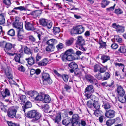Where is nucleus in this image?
Listing matches in <instances>:
<instances>
[{
  "mask_svg": "<svg viewBox=\"0 0 126 126\" xmlns=\"http://www.w3.org/2000/svg\"><path fill=\"white\" fill-rule=\"evenodd\" d=\"M77 39L76 44L74 47L77 48H79V49L83 51H85V49L83 46L85 45L84 39L82 36H79L77 37Z\"/></svg>",
  "mask_w": 126,
  "mask_h": 126,
  "instance_id": "nucleus-1",
  "label": "nucleus"
},
{
  "mask_svg": "<svg viewBox=\"0 0 126 126\" xmlns=\"http://www.w3.org/2000/svg\"><path fill=\"white\" fill-rule=\"evenodd\" d=\"M84 28L82 25H80L73 27L70 31L72 34H80L84 32Z\"/></svg>",
  "mask_w": 126,
  "mask_h": 126,
  "instance_id": "nucleus-2",
  "label": "nucleus"
},
{
  "mask_svg": "<svg viewBox=\"0 0 126 126\" xmlns=\"http://www.w3.org/2000/svg\"><path fill=\"white\" fill-rule=\"evenodd\" d=\"M18 109L17 106H13L9 108L7 112V115L8 117L11 118L15 117Z\"/></svg>",
  "mask_w": 126,
  "mask_h": 126,
  "instance_id": "nucleus-3",
  "label": "nucleus"
},
{
  "mask_svg": "<svg viewBox=\"0 0 126 126\" xmlns=\"http://www.w3.org/2000/svg\"><path fill=\"white\" fill-rule=\"evenodd\" d=\"M41 114L34 110L29 111L27 114V116L30 118H33L34 120L39 119L41 116Z\"/></svg>",
  "mask_w": 126,
  "mask_h": 126,
  "instance_id": "nucleus-4",
  "label": "nucleus"
},
{
  "mask_svg": "<svg viewBox=\"0 0 126 126\" xmlns=\"http://www.w3.org/2000/svg\"><path fill=\"white\" fill-rule=\"evenodd\" d=\"M42 78L43 82L46 81L49 84L52 83V80L51 79L48 73H43L42 74Z\"/></svg>",
  "mask_w": 126,
  "mask_h": 126,
  "instance_id": "nucleus-5",
  "label": "nucleus"
},
{
  "mask_svg": "<svg viewBox=\"0 0 126 126\" xmlns=\"http://www.w3.org/2000/svg\"><path fill=\"white\" fill-rule=\"evenodd\" d=\"M86 78L87 80L91 83L96 85L97 83V81L93 76L90 75L86 76Z\"/></svg>",
  "mask_w": 126,
  "mask_h": 126,
  "instance_id": "nucleus-6",
  "label": "nucleus"
},
{
  "mask_svg": "<svg viewBox=\"0 0 126 126\" xmlns=\"http://www.w3.org/2000/svg\"><path fill=\"white\" fill-rule=\"evenodd\" d=\"M62 59L63 61L64 62L67 61H71L75 59V57L72 55L66 56V55H63L62 57Z\"/></svg>",
  "mask_w": 126,
  "mask_h": 126,
  "instance_id": "nucleus-7",
  "label": "nucleus"
},
{
  "mask_svg": "<svg viewBox=\"0 0 126 126\" xmlns=\"http://www.w3.org/2000/svg\"><path fill=\"white\" fill-rule=\"evenodd\" d=\"M115 111L113 110H110L106 111L105 115L107 117L109 118H111L115 116Z\"/></svg>",
  "mask_w": 126,
  "mask_h": 126,
  "instance_id": "nucleus-8",
  "label": "nucleus"
},
{
  "mask_svg": "<svg viewBox=\"0 0 126 126\" xmlns=\"http://www.w3.org/2000/svg\"><path fill=\"white\" fill-rule=\"evenodd\" d=\"M85 95L87 99H90L94 102L98 100V98L94 95L91 94H86Z\"/></svg>",
  "mask_w": 126,
  "mask_h": 126,
  "instance_id": "nucleus-9",
  "label": "nucleus"
},
{
  "mask_svg": "<svg viewBox=\"0 0 126 126\" xmlns=\"http://www.w3.org/2000/svg\"><path fill=\"white\" fill-rule=\"evenodd\" d=\"M120 118L119 117H117L116 118L112 119L109 120L107 121L106 123V124L107 126H111L113 124L116 122H118L117 120L120 121Z\"/></svg>",
  "mask_w": 126,
  "mask_h": 126,
  "instance_id": "nucleus-10",
  "label": "nucleus"
},
{
  "mask_svg": "<svg viewBox=\"0 0 126 126\" xmlns=\"http://www.w3.org/2000/svg\"><path fill=\"white\" fill-rule=\"evenodd\" d=\"M117 94L120 96H123L125 94V91L121 86L118 87L116 91Z\"/></svg>",
  "mask_w": 126,
  "mask_h": 126,
  "instance_id": "nucleus-11",
  "label": "nucleus"
},
{
  "mask_svg": "<svg viewBox=\"0 0 126 126\" xmlns=\"http://www.w3.org/2000/svg\"><path fill=\"white\" fill-rule=\"evenodd\" d=\"M14 47L13 45L9 43H7L6 44L5 46L4 47V49L6 52L10 51Z\"/></svg>",
  "mask_w": 126,
  "mask_h": 126,
  "instance_id": "nucleus-12",
  "label": "nucleus"
},
{
  "mask_svg": "<svg viewBox=\"0 0 126 126\" xmlns=\"http://www.w3.org/2000/svg\"><path fill=\"white\" fill-rule=\"evenodd\" d=\"M25 29L28 30H34L35 29L33 25L27 22H25Z\"/></svg>",
  "mask_w": 126,
  "mask_h": 126,
  "instance_id": "nucleus-13",
  "label": "nucleus"
},
{
  "mask_svg": "<svg viewBox=\"0 0 126 126\" xmlns=\"http://www.w3.org/2000/svg\"><path fill=\"white\" fill-rule=\"evenodd\" d=\"M38 93L37 92L35 91H30L28 92V94L31 98L33 99L34 100L38 95Z\"/></svg>",
  "mask_w": 126,
  "mask_h": 126,
  "instance_id": "nucleus-14",
  "label": "nucleus"
},
{
  "mask_svg": "<svg viewBox=\"0 0 126 126\" xmlns=\"http://www.w3.org/2000/svg\"><path fill=\"white\" fill-rule=\"evenodd\" d=\"M94 91V89L93 86L92 85H89L85 89V94H89L90 93H93Z\"/></svg>",
  "mask_w": 126,
  "mask_h": 126,
  "instance_id": "nucleus-15",
  "label": "nucleus"
},
{
  "mask_svg": "<svg viewBox=\"0 0 126 126\" xmlns=\"http://www.w3.org/2000/svg\"><path fill=\"white\" fill-rule=\"evenodd\" d=\"M17 100L21 104H23L27 101V98L24 95H21L17 99Z\"/></svg>",
  "mask_w": 126,
  "mask_h": 126,
  "instance_id": "nucleus-16",
  "label": "nucleus"
},
{
  "mask_svg": "<svg viewBox=\"0 0 126 126\" xmlns=\"http://www.w3.org/2000/svg\"><path fill=\"white\" fill-rule=\"evenodd\" d=\"M25 60L27 61L28 64L30 65H32L34 63V58L32 57H30L28 58H26Z\"/></svg>",
  "mask_w": 126,
  "mask_h": 126,
  "instance_id": "nucleus-17",
  "label": "nucleus"
},
{
  "mask_svg": "<svg viewBox=\"0 0 126 126\" xmlns=\"http://www.w3.org/2000/svg\"><path fill=\"white\" fill-rule=\"evenodd\" d=\"M48 20L44 18H41L39 20V21L40 25L44 27L46 26Z\"/></svg>",
  "mask_w": 126,
  "mask_h": 126,
  "instance_id": "nucleus-18",
  "label": "nucleus"
},
{
  "mask_svg": "<svg viewBox=\"0 0 126 126\" xmlns=\"http://www.w3.org/2000/svg\"><path fill=\"white\" fill-rule=\"evenodd\" d=\"M1 94L3 97L9 96L10 94V91L7 88L5 89L4 91L2 92Z\"/></svg>",
  "mask_w": 126,
  "mask_h": 126,
  "instance_id": "nucleus-19",
  "label": "nucleus"
},
{
  "mask_svg": "<svg viewBox=\"0 0 126 126\" xmlns=\"http://www.w3.org/2000/svg\"><path fill=\"white\" fill-rule=\"evenodd\" d=\"M71 122V118L68 117L64 118L62 120V124L63 125H65Z\"/></svg>",
  "mask_w": 126,
  "mask_h": 126,
  "instance_id": "nucleus-20",
  "label": "nucleus"
},
{
  "mask_svg": "<svg viewBox=\"0 0 126 126\" xmlns=\"http://www.w3.org/2000/svg\"><path fill=\"white\" fill-rule=\"evenodd\" d=\"M48 62V61L47 59H45L38 63V65L40 66H45L46 65Z\"/></svg>",
  "mask_w": 126,
  "mask_h": 126,
  "instance_id": "nucleus-21",
  "label": "nucleus"
},
{
  "mask_svg": "<svg viewBox=\"0 0 126 126\" xmlns=\"http://www.w3.org/2000/svg\"><path fill=\"white\" fill-rule=\"evenodd\" d=\"M13 25L14 27L18 29L23 28V23L20 22L16 23H13Z\"/></svg>",
  "mask_w": 126,
  "mask_h": 126,
  "instance_id": "nucleus-22",
  "label": "nucleus"
},
{
  "mask_svg": "<svg viewBox=\"0 0 126 126\" xmlns=\"http://www.w3.org/2000/svg\"><path fill=\"white\" fill-rule=\"evenodd\" d=\"M57 43V40L54 39H50L47 42V44L48 45H50L54 46Z\"/></svg>",
  "mask_w": 126,
  "mask_h": 126,
  "instance_id": "nucleus-23",
  "label": "nucleus"
},
{
  "mask_svg": "<svg viewBox=\"0 0 126 126\" xmlns=\"http://www.w3.org/2000/svg\"><path fill=\"white\" fill-rule=\"evenodd\" d=\"M45 103H49L51 100L49 96L47 94H45L44 96L43 100Z\"/></svg>",
  "mask_w": 126,
  "mask_h": 126,
  "instance_id": "nucleus-24",
  "label": "nucleus"
},
{
  "mask_svg": "<svg viewBox=\"0 0 126 126\" xmlns=\"http://www.w3.org/2000/svg\"><path fill=\"white\" fill-rule=\"evenodd\" d=\"M101 59L102 62L105 63L108 61L110 60V57L108 56L103 55L101 57Z\"/></svg>",
  "mask_w": 126,
  "mask_h": 126,
  "instance_id": "nucleus-25",
  "label": "nucleus"
},
{
  "mask_svg": "<svg viewBox=\"0 0 126 126\" xmlns=\"http://www.w3.org/2000/svg\"><path fill=\"white\" fill-rule=\"evenodd\" d=\"M68 66L71 69H76L78 68L77 64L74 62H72L68 64Z\"/></svg>",
  "mask_w": 126,
  "mask_h": 126,
  "instance_id": "nucleus-26",
  "label": "nucleus"
},
{
  "mask_svg": "<svg viewBox=\"0 0 126 126\" xmlns=\"http://www.w3.org/2000/svg\"><path fill=\"white\" fill-rule=\"evenodd\" d=\"M74 40V39L72 38L66 40L65 42L66 46H68L71 45L73 43Z\"/></svg>",
  "mask_w": 126,
  "mask_h": 126,
  "instance_id": "nucleus-27",
  "label": "nucleus"
},
{
  "mask_svg": "<svg viewBox=\"0 0 126 126\" xmlns=\"http://www.w3.org/2000/svg\"><path fill=\"white\" fill-rule=\"evenodd\" d=\"M93 105L95 109L97 110H98L99 109L100 104L98 101H96L93 103Z\"/></svg>",
  "mask_w": 126,
  "mask_h": 126,
  "instance_id": "nucleus-28",
  "label": "nucleus"
},
{
  "mask_svg": "<svg viewBox=\"0 0 126 126\" xmlns=\"http://www.w3.org/2000/svg\"><path fill=\"white\" fill-rule=\"evenodd\" d=\"M5 14L0 15V24L2 25L5 23Z\"/></svg>",
  "mask_w": 126,
  "mask_h": 126,
  "instance_id": "nucleus-29",
  "label": "nucleus"
},
{
  "mask_svg": "<svg viewBox=\"0 0 126 126\" xmlns=\"http://www.w3.org/2000/svg\"><path fill=\"white\" fill-rule=\"evenodd\" d=\"M110 3V2L108 0H104L102 1L101 6L103 8H105L106 6L108 5Z\"/></svg>",
  "mask_w": 126,
  "mask_h": 126,
  "instance_id": "nucleus-30",
  "label": "nucleus"
},
{
  "mask_svg": "<svg viewBox=\"0 0 126 126\" xmlns=\"http://www.w3.org/2000/svg\"><path fill=\"white\" fill-rule=\"evenodd\" d=\"M102 106L106 110L108 109L110 107V106L109 103L105 101L103 102Z\"/></svg>",
  "mask_w": 126,
  "mask_h": 126,
  "instance_id": "nucleus-31",
  "label": "nucleus"
},
{
  "mask_svg": "<svg viewBox=\"0 0 126 126\" xmlns=\"http://www.w3.org/2000/svg\"><path fill=\"white\" fill-rule=\"evenodd\" d=\"M53 32L55 35L58 34L60 31V29L59 27H55L53 28Z\"/></svg>",
  "mask_w": 126,
  "mask_h": 126,
  "instance_id": "nucleus-32",
  "label": "nucleus"
},
{
  "mask_svg": "<svg viewBox=\"0 0 126 126\" xmlns=\"http://www.w3.org/2000/svg\"><path fill=\"white\" fill-rule=\"evenodd\" d=\"M54 48V46L48 45L46 48V50L48 51H53Z\"/></svg>",
  "mask_w": 126,
  "mask_h": 126,
  "instance_id": "nucleus-33",
  "label": "nucleus"
},
{
  "mask_svg": "<svg viewBox=\"0 0 126 126\" xmlns=\"http://www.w3.org/2000/svg\"><path fill=\"white\" fill-rule=\"evenodd\" d=\"M24 52L28 54H31L32 52L30 50V49L27 47L24 46L23 47Z\"/></svg>",
  "mask_w": 126,
  "mask_h": 126,
  "instance_id": "nucleus-34",
  "label": "nucleus"
},
{
  "mask_svg": "<svg viewBox=\"0 0 126 126\" xmlns=\"http://www.w3.org/2000/svg\"><path fill=\"white\" fill-rule=\"evenodd\" d=\"M22 56L17 54L15 56V58L14 59V60L16 62H18V63H20V57Z\"/></svg>",
  "mask_w": 126,
  "mask_h": 126,
  "instance_id": "nucleus-35",
  "label": "nucleus"
},
{
  "mask_svg": "<svg viewBox=\"0 0 126 126\" xmlns=\"http://www.w3.org/2000/svg\"><path fill=\"white\" fill-rule=\"evenodd\" d=\"M73 50L72 49H69L67 50L63 55H66V56L72 55L73 53Z\"/></svg>",
  "mask_w": 126,
  "mask_h": 126,
  "instance_id": "nucleus-36",
  "label": "nucleus"
},
{
  "mask_svg": "<svg viewBox=\"0 0 126 126\" xmlns=\"http://www.w3.org/2000/svg\"><path fill=\"white\" fill-rule=\"evenodd\" d=\"M114 13L117 15L121 14H123V11L121 9L119 8L115 9L114 11Z\"/></svg>",
  "mask_w": 126,
  "mask_h": 126,
  "instance_id": "nucleus-37",
  "label": "nucleus"
},
{
  "mask_svg": "<svg viewBox=\"0 0 126 126\" xmlns=\"http://www.w3.org/2000/svg\"><path fill=\"white\" fill-rule=\"evenodd\" d=\"M43 99V97L42 95H39L38 93L37 96L35 98L34 100L35 101H42Z\"/></svg>",
  "mask_w": 126,
  "mask_h": 126,
  "instance_id": "nucleus-38",
  "label": "nucleus"
},
{
  "mask_svg": "<svg viewBox=\"0 0 126 126\" xmlns=\"http://www.w3.org/2000/svg\"><path fill=\"white\" fill-rule=\"evenodd\" d=\"M61 77L62 78L65 82H67L68 81V75L65 74H63L61 75Z\"/></svg>",
  "mask_w": 126,
  "mask_h": 126,
  "instance_id": "nucleus-39",
  "label": "nucleus"
},
{
  "mask_svg": "<svg viewBox=\"0 0 126 126\" xmlns=\"http://www.w3.org/2000/svg\"><path fill=\"white\" fill-rule=\"evenodd\" d=\"M79 116L78 114H74L72 116L71 119V121H76L78 119Z\"/></svg>",
  "mask_w": 126,
  "mask_h": 126,
  "instance_id": "nucleus-40",
  "label": "nucleus"
},
{
  "mask_svg": "<svg viewBox=\"0 0 126 126\" xmlns=\"http://www.w3.org/2000/svg\"><path fill=\"white\" fill-rule=\"evenodd\" d=\"M7 34L11 36H14L15 35V31L13 29L9 30L7 32Z\"/></svg>",
  "mask_w": 126,
  "mask_h": 126,
  "instance_id": "nucleus-41",
  "label": "nucleus"
},
{
  "mask_svg": "<svg viewBox=\"0 0 126 126\" xmlns=\"http://www.w3.org/2000/svg\"><path fill=\"white\" fill-rule=\"evenodd\" d=\"M118 51L120 53H124L126 52V47L125 46H121L118 49Z\"/></svg>",
  "mask_w": 126,
  "mask_h": 126,
  "instance_id": "nucleus-42",
  "label": "nucleus"
},
{
  "mask_svg": "<svg viewBox=\"0 0 126 126\" xmlns=\"http://www.w3.org/2000/svg\"><path fill=\"white\" fill-rule=\"evenodd\" d=\"M110 74L108 72H106L105 73L103 79V80H105L107 79L110 78Z\"/></svg>",
  "mask_w": 126,
  "mask_h": 126,
  "instance_id": "nucleus-43",
  "label": "nucleus"
},
{
  "mask_svg": "<svg viewBox=\"0 0 126 126\" xmlns=\"http://www.w3.org/2000/svg\"><path fill=\"white\" fill-rule=\"evenodd\" d=\"M64 45L62 43H59L56 46L58 50H60L64 47Z\"/></svg>",
  "mask_w": 126,
  "mask_h": 126,
  "instance_id": "nucleus-44",
  "label": "nucleus"
},
{
  "mask_svg": "<svg viewBox=\"0 0 126 126\" xmlns=\"http://www.w3.org/2000/svg\"><path fill=\"white\" fill-rule=\"evenodd\" d=\"M99 43L100 45L99 47V48H104L106 46V43L103 42L102 40L99 41Z\"/></svg>",
  "mask_w": 126,
  "mask_h": 126,
  "instance_id": "nucleus-45",
  "label": "nucleus"
},
{
  "mask_svg": "<svg viewBox=\"0 0 126 126\" xmlns=\"http://www.w3.org/2000/svg\"><path fill=\"white\" fill-rule=\"evenodd\" d=\"M114 39L118 43H121L122 42V39L118 35H116L114 36Z\"/></svg>",
  "mask_w": 126,
  "mask_h": 126,
  "instance_id": "nucleus-46",
  "label": "nucleus"
},
{
  "mask_svg": "<svg viewBox=\"0 0 126 126\" xmlns=\"http://www.w3.org/2000/svg\"><path fill=\"white\" fill-rule=\"evenodd\" d=\"M126 99L123 96H120L119 97V101L122 103H125L126 101Z\"/></svg>",
  "mask_w": 126,
  "mask_h": 126,
  "instance_id": "nucleus-47",
  "label": "nucleus"
},
{
  "mask_svg": "<svg viewBox=\"0 0 126 126\" xmlns=\"http://www.w3.org/2000/svg\"><path fill=\"white\" fill-rule=\"evenodd\" d=\"M100 66L98 64H96L94 66V72H96L99 71L100 69Z\"/></svg>",
  "mask_w": 126,
  "mask_h": 126,
  "instance_id": "nucleus-48",
  "label": "nucleus"
},
{
  "mask_svg": "<svg viewBox=\"0 0 126 126\" xmlns=\"http://www.w3.org/2000/svg\"><path fill=\"white\" fill-rule=\"evenodd\" d=\"M42 57V53L41 52L38 53L36 57V61H38L41 59Z\"/></svg>",
  "mask_w": 126,
  "mask_h": 126,
  "instance_id": "nucleus-49",
  "label": "nucleus"
},
{
  "mask_svg": "<svg viewBox=\"0 0 126 126\" xmlns=\"http://www.w3.org/2000/svg\"><path fill=\"white\" fill-rule=\"evenodd\" d=\"M116 30L117 32H123L124 31V28L122 26H120L119 25L117 27Z\"/></svg>",
  "mask_w": 126,
  "mask_h": 126,
  "instance_id": "nucleus-50",
  "label": "nucleus"
},
{
  "mask_svg": "<svg viewBox=\"0 0 126 126\" xmlns=\"http://www.w3.org/2000/svg\"><path fill=\"white\" fill-rule=\"evenodd\" d=\"M115 64L116 66H118L121 67L122 69V71L124 72V65L121 63H115Z\"/></svg>",
  "mask_w": 126,
  "mask_h": 126,
  "instance_id": "nucleus-51",
  "label": "nucleus"
},
{
  "mask_svg": "<svg viewBox=\"0 0 126 126\" xmlns=\"http://www.w3.org/2000/svg\"><path fill=\"white\" fill-rule=\"evenodd\" d=\"M32 106L31 103L29 101H27L25 104V107L26 109L31 108Z\"/></svg>",
  "mask_w": 126,
  "mask_h": 126,
  "instance_id": "nucleus-52",
  "label": "nucleus"
},
{
  "mask_svg": "<svg viewBox=\"0 0 126 126\" xmlns=\"http://www.w3.org/2000/svg\"><path fill=\"white\" fill-rule=\"evenodd\" d=\"M3 2L4 4L8 6H10L11 4L10 0H4Z\"/></svg>",
  "mask_w": 126,
  "mask_h": 126,
  "instance_id": "nucleus-53",
  "label": "nucleus"
},
{
  "mask_svg": "<svg viewBox=\"0 0 126 126\" xmlns=\"http://www.w3.org/2000/svg\"><path fill=\"white\" fill-rule=\"evenodd\" d=\"M17 31V35H23L24 33V32L22 28L18 29Z\"/></svg>",
  "mask_w": 126,
  "mask_h": 126,
  "instance_id": "nucleus-54",
  "label": "nucleus"
},
{
  "mask_svg": "<svg viewBox=\"0 0 126 126\" xmlns=\"http://www.w3.org/2000/svg\"><path fill=\"white\" fill-rule=\"evenodd\" d=\"M17 69L19 71L23 72H24L25 70V68L21 65L19 66L18 67Z\"/></svg>",
  "mask_w": 126,
  "mask_h": 126,
  "instance_id": "nucleus-55",
  "label": "nucleus"
},
{
  "mask_svg": "<svg viewBox=\"0 0 126 126\" xmlns=\"http://www.w3.org/2000/svg\"><path fill=\"white\" fill-rule=\"evenodd\" d=\"M61 116L60 114H58L57 115L55 119V122L56 123L58 122H59L61 120Z\"/></svg>",
  "mask_w": 126,
  "mask_h": 126,
  "instance_id": "nucleus-56",
  "label": "nucleus"
},
{
  "mask_svg": "<svg viewBox=\"0 0 126 126\" xmlns=\"http://www.w3.org/2000/svg\"><path fill=\"white\" fill-rule=\"evenodd\" d=\"M19 18L17 16H15L13 19V23H18L19 22Z\"/></svg>",
  "mask_w": 126,
  "mask_h": 126,
  "instance_id": "nucleus-57",
  "label": "nucleus"
},
{
  "mask_svg": "<svg viewBox=\"0 0 126 126\" xmlns=\"http://www.w3.org/2000/svg\"><path fill=\"white\" fill-rule=\"evenodd\" d=\"M107 67L105 66L103 67H100L99 71L101 73H103L107 69Z\"/></svg>",
  "mask_w": 126,
  "mask_h": 126,
  "instance_id": "nucleus-58",
  "label": "nucleus"
},
{
  "mask_svg": "<svg viewBox=\"0 0 126 126\" xmlns=\"http://www.w3.org/2000/svg\"><path fill=\"white\" fill-rule=\"evenodd\" d=\"M8 72V74H9L7 76V78L8 79V80H11V79H13V76L11 75V74L8 71L7 72V71H6L5 72L6 73Z\"/></svg>",
  "mask_w": 126,
  "mask_h": 126,
  "instance_id": "nucleus-59",
  "label": "nucleus"
},
{
  "mask_svg": "<svg viewBox=\"0 0 126 126\" xmlns=\"http://www.w3.org/2000/svg\"><path fill=\"white\" fill-rule=\"evenodd\" d=\"M28 38L29 40L32 42H34L35 41V38L32 35L29 36Z\"/></svg>",
  "mask_w": 126,
  "mask_h": 126,
  "instance_id": "nucleus-60",
  "label": "nucleus"
},
{
  "mask_svg": "<svg viewBox=\"0 0 126 126\" xmlns=\"http://www.w3.org/2000/svg\"><path fill=\"white\" fill-rule=\"evenodd\" d=\"M7 123L9 126H19L18 125L16 124L11 122L7 121Z\"/></svg>",
  "mask_w": 126,
  "mask_h": 126,
  "instance_id": "nucleus-61",
  "label": "nucleus"
},
{
  "mask_svg": "<svg viewBox=\"0 0 126 126\" xmlns=\"http://www.w3.org/2000/svg\"><path fill=\"white\" fill-rule=\"evenodd\" d=\"M52 23L51 21H47V25L46 26L48 29H50L52 27Z\"/></svg>",
  "mask_w": 126,
  "mask_h": 126,
  "instance_id": "nucleus-62",
  "label": "nucleus"
},
{
  "mask_svg": "<svg viewBox=\"0 0 126 126\" xmlns=\"http://www.w3.org/2000/svg\"><path fill=\"white\" fill-rule=\"evenodd\" d=\"M116 5L115 4H114L113 6L110 7L107 9V10L108 11H113L115 8V7Z\"/></svg>",
  "mask_w": 126,
  "mask_h": 126,
  "instance_id": "nucleus-63",
  "label": "nucleus"
},
{
  "mask_svg": "<svg viewBox=\"0 0 126 126\" xmlns=\"http://www.w3.org/2000/svg\"><path fill=\"white\" fill-rule=\"evenodd\" d=\"M53 71L54 74L57 76L59 77H61V75L59 74L56 70L54 69L53 70Z\"/></svg>",
  "mask_w": 126,
  "mask_h": 126,
  "instance_id": "nucleus-64",
  "label": "nucleus"
}]
</instances>
